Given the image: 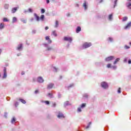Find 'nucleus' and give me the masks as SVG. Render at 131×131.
<instances>
[{
    "label": "nucleus",
    "mask_w": 131,
    "mask_h": 131,
    "mask_svg": "<svg viewBox=\"0 0 131 131\" xmlns=\"http://www.w3.org/2000/svg\"><path fill=\"white\" fill-rule=\"evenodd\" d=\"M124 62H126V58H125V59L124 60Z\"/></svg>",
    "instance_id": "nucleus-62"
},
{
    "label": "nucleus",
    "mask_w": 131,
    "mask_h": 131,
    "mask_svg": "<svg viewBox=\"0 0 131 131\" xmlns=\"http://www.w3.org/2000/svg\"><path fill=\"white\" fill-rule=\"evenodd\" d=\"M128 64H131V60L129 59V60L128 61Z\"/></svg>",
    "instance_id": "nucleus-53"
},
{
    "label": "nucleus",
    "mask_w": 131,
    "mask_h": 131,
    "mask_svg": "<svg viewBox=\"0 0 131 131\" xmlns=\"http://www.w3.org/2000/svg\"><path fill=\"white\" fill-rule=\"evenodd\" d=\"M67 16L68 17H69V16H70V13H68V14H67Z\"/></svg>",
    "instance_id": "nucleus-58"
},
{
    "label": "nucleus",
    "mask_w": 131,
    "mask_h": 131,
    "mask_svg": "<svg viewBox=\"0 0 131 131\" xmlns=\"http://www.w3.org/2000/svg\"><path fill=\"white\" fill-rule=\"evenodd\" d=\"M16 122V118L15 117H13L12 119L11 120V123L12 124H14V123Z\"/></svg>",
    "instance_id": "nucleus-20"
},
{
    "label": "nucleus",
    "mask_w": 131,
    "mask_h": 131,
    "mask_svg": "<svg viewBox=\"0 0 131 131\" xmlns=\"http://www.w3.org/2000/svg\"><path fill=\"white\" fill-rule=\"evenodd\" d=\"M64 40H65V41H69V42H71L73 39L71 37H64Z\"/></svg>",
    "instance_id": "nucleus-4"
},
{
    "label": "nucleus",
    "mask_w": 131,
    "mask_h": 131,
    "mask_svg": "<svg viewBox=\"0 0 131 131\" xmlns=\"http://www.w3.org/2000/svg\"><path fill=\"white\" fill-rule=\"evenodd\" d=\"M33 20H34V18L33 17H32L31 19V21H33Z\"/></svg>",
    "instance_id": "nucleus-60"
},
{
    "label": "nucleus",
    "mask_w": 131,
    "mask_h": 131,
    "mask_svg": "<svg viewBox=\"0 0 131 131\" xmlns=\"http://www.w3.org/2000/svg\"><path fill=\"white\" fill-rule=\"evenodd\" d=\"M37 93H38V90H36L35 91V94H37Z\"/></svg>",
    "instance_id": "nucleus-56"
},
{
    "label": "nucleus",
    "mask_w": 131,
    "mask_h": 131,
    "mask_svg": "<svg viewBox=\"0 0 131 131\" xmlns=\"http://www.w3.org/2000/svg\"><path fill=\"white\" fill-rule=\"evenodd\" d=\"M20 21H21V22H23V23L26 24L27 23V21L26 20H25L24 18H21L20 19Z\"/></svg>",
    "instance_id": "nucleus-28"
},
{
    "label": "nucleus",
    "mask_w": 131,
    "mask_h": 131,
    "mask_svg": "<svg viewBox=\"0 0 131 131\" xmlns=\"http://www.w3.org/2000/svg\"><path fill=\"white\" fill-rule=\"evenodd\" d=\"M92 124V122H89V125L86 126V128H89V127H90V125H91Z\"/></svg>",
    "instance_id": "nucleus-43"
},
{
    "label": "nucleus",
    "mask_w": 131,
    "mask_h": 131,
    "mask_svg": "<svg viewBox=\"0 0 131 131\" xmlns=\"http://www.w3.org/2000/svg\"><path fill=\"white\" fill-rule=\"evenodd\" d=\"M34 16L35 17V18L36 19V21H37L38 22V21H39V16H37V14L36 13H34Z\"/></svg>",
    "instance_id": "nucleus-13"
},
{
    "label": "nucleus",
    "mask_w": 131,
    "mask_h": 131,
    "mask_svg": "<svg viewBox=\"0 0 131 131\" xmlns=\"http://www.w3.org/2000/svg\"><path fill=\"white\" fill-rule=\"evenodd\" d=\"M101 85L103 88V89H108V84L106 82H101Z\"/></svg>",
    "instance_id": "nucleus-2"
},
{
    "label": "nucleus",
    "mask_w": 131,
    "mask_h": 131,
    "mask_svg": "<svg viewBox=\"0 0 131 131\" xmlns=\"http://www.w3.org/2000/svg\"><path fill=\"white\" fill-rule=\"evenodd\" d=\"M44 46L46 48H47L48 51H52V50H53V48L52 47H49V45H48L47 43L44 44Z\"/></svg>",
    "instance_id": "nucleus-10"
},
{
    "label": "nucleus",
    "mask_w": 131,
    "mask_h": 131,
    "mask_svg": "<svg viewBox=\"0 0 131 131\" xmlns=\"http://www.w3.org/2000/svg\"><path fill=\"white\" fill-rule=\"evenodd\" d=\"M73 84H71L70 86H69L68 88V89H70V88H72V86H73Z\"/></svg>",
    "instance_id": "nucleus-50"
},
{
    "label": "nucleus",
    "mask_w": 131,
    "mask_h": 131,
    "mask_svg": "<svg viewBox=\"0 0 131 131\" xmlns=\"http://www.w3.org/2000/svg\"><path fill=\"white\" fill-rule=\"evenodd\" d=\"M111 67H112L111 64L108 63V64L107 65V68H111Z\"/></svg>",
    "instance_id": "nucleus-41"
},
{
    "label": "nucleus",
    "mask_w": 131,
    "mask_h": 131,
    "mask_svg": "<svg viewBox=\"0 0 131 131\" xmlns=\"http://www.w3.org/2000/svg\"><path fill=\"white\" fill-rule=\"evenodd\" d=\"M7 68L5 67L4 68V75L3 76V78L5 79V78H7Z\"/></svg>",
    "instance_id": "nucleus-3"
},
{
    "label": "nucleus",
    "mask_w": 131,
    "mask_h": 131,
    "mask_svg": "<svg viewBox=\"0 0 131 131\" xmlns=\"http://www.w3.org/2000/svg\"><path fill=\"white\" fill-rule=\"evenodd\" d=\"M20 55H21V54H20V53L19 54H17V56H20Z\"/></svg>",
    "instance_id": "nucleus-63"
},
{
    "label": "nucleus",
    "mask_w": 131,
    "mask_h": 131,
    "mask_svg": "<svg viewBox=\"0 0 131 131\" xmlns=\"http://www.w3.org/2000/svg\"><path fill=\"white\" fill-rule=\"evenodd\" d=\"M126 20H127V17H124L123 18L122 21H126Z\"/></svg>",
    "instance_id": "nucleus-38"
},
{
    "label": "nucleus",
    "mask_w": 131,
    "mask_h": 131,
    "mask_svg": "<svg viewBox=\"0 0 131 131\" xmlns=\"http://www.w3.org/2000/svg\"><path fill=\"white\" fill-rule=\"evenodd\" d=\"M16 21H17V18H16V17H13L12 23H15V22H16Z\"/></svg>",
    "instance_id": "nucleus-27"
},
{
    "label": "nucleus",
    "mask_w": 131,
    "mask_h": 131,
    "mask_svg": "<svg viewBox=\"0 0 131 131\" xmlns=\"http://www.w3.org/2000/svg\"><path fill=\"white\" fill-rule=\"evenodd\" d=\"M37 81L38 82L42 83L44 81L43 78H42L41 77H39L37 78Z\"/></svg>",
    "instance_id": "nucleus-9"
},
{
    "label": "nucleus",
    "mask_w": 131,
    "mask_h": 131,
    "mask_svg": "<svg viewBox=\"0 0 131 131\" xmlns=\"http://www.w3.org/2000/svg\"><path fill=\"white\" fill-rule=\"evenodd\" d=\"M53 69H54V71L55 72H57V71H58V69L56 68V67H53Z\"/></svg>",
    "instance_id": "nucleus-40"
},
{
    "label": "nucleus",
    "mask_w": 131,
    "mask_h": 131,
    "mask_svg": "<svg viewBox=\"0 0 131 131\" xmlns=\"http://www.w3.org/2000/svg\"><path fill=\"white\" fill-rule=\"evenodd\" d=\"M18 9H19V7L13 8L12 9V11H11L12 14H15V13H16V12L17 11V10H18Z\"/></svg>",
    "instance_id": "nucleus-11"
},
{
    "label": "nucleus",
    "mask_w": 131,
    "mask_h": 131,
    "mask_svg": "<svg viewBox=\"0 0 131 131\" xmlns=\"http://www.w3.org/2000/svg\"><path fill=\"white\" fill-rule=\"evenodd\" d=\"M48 43H52V40L49 39L48 40Z\"/></svg>",
    "instance_id": "nucleus-44"
},
{
    "label": "nucleus",
    "mask_w": 131,
    "mask_h": 131,
    "mask_svg": "<svg viewBox=\"0 0 131 131\" xmlns=\"http://www.w3.org/2000/svg\"><path fill=\"white\" fill-rule=\"evenodd\" d=\"M41 21H43V19H45V15L42 14L41 15V17L40 18Z\"/></svg>",
    "instance_id": "nucleus-26"
},
{
    "label": "nucleus",
    "mask_w": 131,
    "mask_h": 131,
    "mask_svg": "<svg viewBox=\"0 0 131 131\" xmlns=\"http://www.w3.org/2000/svg\"><path fill=\"white\" fill-rule=\"evenodd\" d=\"M60 79H62V76H60Z\"/></svg>",
    "instance_id": "nucleus-64"
},
{
    "label": "nucleus",
    "mask_w": 131,
    "mask_h": 131,
    "mask_svg": "<svg viewBox=\"0 0 131 131\" xmlns=\"http://www.w3.org/2000/svg\"><path fill=\"white\" fill-rule=\"evenodd\" d=\"M78 112H81V108L80 107L78 108Z\"/></svg>",
    "instance_id": "nucleus-46"
},
{
    "label": "nucleus",
    "mask_w": 131,
    "mask_h": 131,
    "mask_svg": "<svg viewBox=\"0 0 131 131\" xmlns=\"http://www.w3.org/2000/svg\"><path fill=\"white\" fill-rule=\"evenodd\" d=\"M47 4H50V1L49 0H47Z\"/></svg>",
    "instance_id": "nucleus-59"
},
{
    "label": "nucleus",
    "mask_w": 131,
    "mask_h": 131,
    "mask_svg": "<svg viewBox=\"0 0 131 131\" xmlns=\"http://www.w3.org/2000/svg\"><path fill=\"white\" fill-rule=\"evenodd\" d=\"M70 105H71L69 101H67L66 102H64V107H66L67 106H69Z\"/></svg>",
    "instance_id": "nucleus-18"
},
{
    "label": "nucleus",
    "mask_w": 131,
    "mask_h": 131,
    "mask_svg": "<svg viewBox=\"0 0 131 131\" xmlns=\"http://www.w3.org/2000/svg\"><path fill=\"white\" fill-rule=\"evenodd\" d=\"M18 105H19V103H18V102H15V107H17Z\"/></svg>",
    "instance_id": "nucleus-47"
},
{
    "label": "nucleus",
    "mask_w": 131,
    "mask_h": 131,
    "mask_svg": "<svg viewBox=\"0 0 131 131\" xmlns=\"http://www.w3.org/2000/svg\"><path fill=\"white\" fill-rule=\"evenodd\" d=\"M9 4H5L4 5V8L6 9V10H8L9 9Z\"/></svg>",
    "instance_id": "nucleus-21"
},
{
    "label": "nucleus",
    "mask_w": 131,
    "mask_h": 131,
    "mask_svg": "<svg viewBox=\"0 0 131 131\" xmlns=\"http://www.w3.org/2000/svg\"><path fill=\"white\" fill-rule=\"evenodd\" d=\"M48 29H49V27H45V30H48Z\"/></svg>",
    "instance_id": "nucleus-54"
},
{
    "label": "nucleus",
    "mask_w": 131,
    "mask_h": 131,
    "mask_svg": "<svg viewBox=\"0 0 131 131\" xmlns=\"http://www.w3.org/2000/svg\"><path fill=\"white\" fill-rule=\"evenodd\" d=\"M48 96H49V98H53V94L48 93Z\"/></svg>",
    "instance_id": "nucleus-33"
},
{
    "label": "nucleus",
    "mask_w": 131,
    "mask_h": 131,
    "mask_svg": "<svg viewBox=\"0 0 131 131\" xmlns=\"http://www.w3.org/2000/svg\"><path fill=\"white\" fill-rule=\"evenodd\" d=\"M83 97L84 98H85L86 99H88V98L89 97V95H88V94H85L83 95Z\"/></svg>",
    "instance_id": "nucleus-30"
},
{
    "label": "nucleus",
    "mask_w": 131,
    "mask_h": 131,
    "mask_svg": "<svg viewBox=\"0 0 131 131\" xmlns=\"http://www.w3.org/2000/svg\"><path fill=\"white\" fill-rule=\"evenodd\" d=\"M32 33H33V34H35V33H36V30H33L32 31Z\"/></svg>",
    "instance_id": "nucleus-48"
},
{
    "label": "nucleus",
    "mask_w": 131,
    "mask_h": 131,
    "mask_svg": "<svg viewBox=\"0 0 131 131\" xmlns=\"http://www.w3.org/2000/svg\"><path fill=\"white\" fill-rule=\"evenodd\" d=\"M53 86H54V83H50L48 85L47 89L48 90H51V89L53 88Z\"/></svg>",
    "instance_id": "nucleus-7"
},
{
    "label": "nucleus",
    "mask_w": 131,
    "mask_h": 131,
    "mask_svg": "<svg viewBox=\"0 0 131 131\" xmlns=\"http://www.w3.org/2000/svg\"><path fill=\"white\" fill-rule=\"evenodd\" d=\"M58 98H61V94H60L59 93L58 94Z\"/></svg>",
    "instance_id": "nucleus-57"
},
{
    "label": "nucleus",
    "mask_w": 131,
    "mask_h": 131,
    "mask_svg": "<svg viewBox=\"0 0 131 131\" xmlns=\"http://www.w3.org/2000/svg\"><path fill=\"white\" fill-rule=\"evenodd\" d=\"M119 60H120V58H117L116 59V60L114 62V65H115V64H116L118 62H119Z\"/></svg>",
    "instance_id": "nucleus-23"
},
{
    "label": "nucleus",
    "mask_w": 131,
    "mask_h": 131,
    "mask_svg": "<svg viewBox=\"0 0 131 131\" xmlns=\"http://www.w3.org/2000/svg\"><path fill=\"white\" fill-rule=\"evenodd\" d=\"M86 104V103H82L81 105V108H84V107H85Z\"/></svg>",
    "instance_id": "nucleus-31"
},
{
    "label": "nucleus",
    "mask_w": 131,
    "mask_h": 131,
    "mask_svg": "<svg viewBox=\"0 0 131 131\" xmlns=\"http://www.w3.org/2000/svg\"><path fill=\"white\" fill-rule=\"evenodd\" d=\"M131 27V21L129 22L128 24L124 27L125 29H128Z\"/></svg>",
    "instance_id": "nucleus-12"
},
{
    "label": "nucleus",
    "mask_w": 131,
    "mask_h": 131,
    "mask_svg": "<svg viewBox=\"0 0 131 131\" xmlns=\"http://www.w3.org/2000/svg\"><path fill=\"white\" fill-rule=\"evenodd\" d=\"M114 4H115V5L114 6V8H115V7H116V5L117 4V0L115 1Z\"/></svg>",
    "instance_id": "nucleus-37"
},
{
    "label": "nucleus",
    "mask_w": 131,
    "mask_h": 131,
    "mask_svg": "<svg viewBox=\"0 0 131 131\" xmlns=\"http://www.w3.org/2000/svg\"><path fill=\"white\" fill-rule=\"evenodd\" d=\"M45 12H46V10H45V9H41V14H45Z\"/></svg>",
    "instance_id": "nucleus-35"
},
{
    "label": "nucleus",
    "mask_w": 131,
    "mask_h": 131,
    "mask_svg": "<svg viewBox=\"0 0 131 131\" xmlns=\"http://www.w3.org/2000/svg\"><path fill=\"white\" fill-rule=\"evenodd\" d=\"M125 48L126 49H129V47L127 46H125Z\"/></svg>",
    "instance_id": "nucleus-51"
},
{
    "label": "nucleus",
    "mask_w": 131,
    "mask_h": 131,
    "mask_svg": "<svg viewBox=\"0 0 131 131\" xmlns=\"http://www.w3.org/2000/svg\"><path fill=\"white\" fill-rule=\"evenodd\" d=\"M126 6L128 9H131V3L128 2L126 4Z\"/></svg>",
    "instance_id": "nucleus-17"
},
{
    "label": "nucleus",
    "mask_w": 131,
    "mask_h": 131,
    "mask_svg": "<svg viewBox=\"0 0 131 131\" xmlns=\"http://www.w3.org/2000/svg\"><path fill=\"white\" fill-rule=\"evenodd\" d=\"M4 117H5L6 118H8V113H4Z\"/></svg>",
    "instance_id": "nucleus-36"
},
{
    "label": "nucleus",
    "mask_w": 131,
    "mask_h": 131,
    "mask_svg": "<svg viewBox=\"0 0 131 131\" xmlns=\"http://www.w3.org/2000/svg\"><path fill=\"white\" fill-rule=\"evenodd\" d=\"M24 13H25V14H26V13H27V10H25L24 11Z\"/></svg>",
    "instance_id": "nucleus-55"
},
{
    "label": "nucleus",
    "mask_w": 131,
    "mask_h": 131,
    "mask_svg": "<svg viewBox=\"0 0 131 131\" xmlns=\"http://www.w3.org/2000/svg\"><path fill=\"white\" fill-rule=\"evenodd\" d=\"M111 68L112 69H114V70H115V69H116L117 67L115 66H112Z\"/></svg>",
    "instance_id": "nucleus-39"
},
{
    "label": "nucleus",
    "mask_w": 131,
    "mask_h": 131,
    "mask_svg": "<svg viewBox=\"0 0 131 131\" xmlns=\"http://www.w3.org/2000/svg\"><path fill=\"white\" fill-rule=\"evenodd\" d=\"M22 49H23V45L22 43L18 45L17 48V50L18 51H20V50H22Z\"/></svg>",
    "instance_id": "nucleus-8"
},
{
    "label": "nucleus",
    "mask_w": 131,
    "mask_h": 131,
    "mask_svg": "<svg viewBox=\"0 0 131 131\" xmlns=\"http://www.w3.org/2000/svg\"><path fill=\"white\" fill-rule=\"evenodd\" d=\"M113 59H115L114 56H110V57H108L107 58H105V61L106 62H108L109 61H111V60H113Z\"/></svg>",
    "instance_id": "nucleus-6"
},
{
    "label": "nucleus",
    "mask_w": 131,
    "mask_h": 131,
    "mask_svg": "<svg viewBox=\"0 0 131 131\" xmlns=\"http://www.w3.org/2000/svg\"><path fill=\"white\" fill-rule=\"evenodd\" d=\"M58 115H57L58 118H64V115L61 112H58Z\"/></svg>",
    "instance_id": "nucleus-5"
},
{
    "label": "nucleus",
    "mask_w": 131,
    "mask_h": 131,
    "mask_svg": "<svg viewBox=\"0 0 131 131\" xmlns=\"http://www.w3.org/2000/svg\"><path fill=\"white\" fill-rule=\"evenodd\" d=\"M83 7L84 10H86V9H88V5H87L86 2L85 1L83 3Z\"/></svg>",
    "instance_id": "nucleus-15"
},
{
    "label": "nucleus",
    "mask_w": 131,
    "mask_h": 131,
    "mask_svg": "<svg viewBox=\"0 0 131 131\" xmlns=\"http://www.w3.org/2000/svg\"><path fill=\"white\" fill-rule=\"evenodd\" d=\"M92 46V43L91 42H85L83 45V49H86L88 48H90Z\"/></svg>",
    "instance_id": "nucleus-1"
},
{
    "label": "nucleus",
    "mask_w": 131,
    "mask_h": 131,
    "mask_svg": "<svg viewBox=\"0 0 131 131\" xmlns=\"http://www.w3.org/2000/svg\"><path fill=\"white\" fill-rule=\"evenodd\" d=\"M5 28V24L4 23H1L0 24V29H4V28Z\"/></svg>",
    "instance_id": "nucleus-19"
},
{
    "label": "nucleus",
    "mask_w": 131,
    "mask_h": 131,
    "mask_svg": "<svg viewBox=\"0 0 131 131\" xmlns=\"http://www.w3.org/2000/svg\"><path fill=\"white\" fill-rule=\"evenodd\" d=\"M56 103H54L53 104V105H52V107H56Z\"/></svg>",
    "instance_id": "nucleus-52"
},
{
    "label": "nucleus",
    "mask_w": 131,
    "mask_h": 131,
    "mask_svg": "<svg viewBox=\"0 0 131 131\" xmlns=\"http://www.w3.org/2000/svg\"><path fill=\"white\" fill-rule=\"evenodd\" d=\"M113 14H111L109 15L108 16V19L111 21L113 19Z\"/></svg>",
    "instance_id": "nucleus-22"
},
{
    "label": "nucleus",
    "mask_w": 131,
    "mask_h": 131,
    "mask_svg": "<svg viewBox=\"0 0 131 131\" xmlns=\"http://www.w3.org/2000/svg\"><path fill=\"white\" fill-rule=\"evenodd\" d=\"M121 88H119V89H118V93L119 94H120V93H121Z\"/></svg>",
    "instance_id": "nucleus-42"
},
{
    "label": "nucleus",
    "mask_w": 131,
    "mask_h": 131,
    "mask_svg": "<svg viewBox=\"0 0 131 131\" xmlns=\"http://www.w3.org/2000/svg\"><path fill=\"white\" fill-rule=\"evenodd\" d=\"M28 12L29 13H33V10L31 8H29L28 9Z\"/></svg>",
    "instance_id": "nucleus-34"
},
{
    "label": "nucleus",
    "mask_w": 131,
    "mask_h": 131,
    "mask_svg": "<svg viewBox=\"0 0 131 131\" xmlns=\"http://www.w3.org/2000/svg\"><path fill=\"white\" fill-rule=\"evenodd\" d=\"M80 31H81V28H80V27H77L76 30V32L77 33H78L79 32H80Z\"/></svg>",
    "instance_id": "nucleus-14"
},
{
    "label": "nucleus",
    "mask_w": 131,
    "mask_h": 131,
    "mask_svg": "<svg viewBox=\"0 0 131 131\" xmlns=\"http://www.w3.org/2000/svg\"><path fill=\"white\" fill-rule=\"evenodd\" d=\"M50 39V37L49 36L46 37V40H48Z\"/></svg>",
    "instance_id": "nucleus-49"
},
{
    "label": "nucleus",
    "mask_w": 131,
    "mask_h": 131,
    "mask_svg": "<svg viewBox=\"0 0 131 131\" xmlns=\"http://www.w3.org/2000/svg\"><path fill=\"white\" fill-rule=\"evenodd\" d=\"M19 101H20L23 104H26V101L24 99H19Z\"/></svg>",
    "instance_id": "nucleus-24"
},
{
    "label": "nucleus",
    "mask_w": 131,
    "mask_h": 131,
    "mask_svg": "<svg viewBox=\"0 0 131 131\" xmlns=\"http://www.w3.org/2000/svg\"><path fill=\"white\" fill-rule=\"evenodd\" d=\"M52 35H54V36H55V37L57 36V32H56V31H52V34H51Z\"/></svg>",
    "instance_id": "nucleus-16"
},
{
    "label": "nucleus",
    "mask_w": 131,
    "mask_h": 131,
    "mask_svg": "<svg viewBox=\"0 0 131 131\" xmlns=\"http://www.w3.org/2000/svg\"><path fill=\"white\" fill-rule=\"evenodd\" d=\"M4 22H9V19L7 18H3Z\"/></svg>",
    "instance_id": "nucleus-32"
},
{
    "label": "nucleus",
    "mask_w": 131,
    "mask_h": 131,
    "mask_svg": "<svg viewBox=\"0 0 131 131\" xmlns=\"http://www.w3.org/2000/svg\"><path fill=\"white\" fill-rule=\"evenodd\" d=\"M41 102L42 103H46V104L47 105H49V104H50V101H45V102H44V101L42 100Z\"/></svg>",
    "instance_id": "nucleus-29"
},
{
    "label": "nucleus",
    "mask_w": 131,
    "mask_h": 131,
    "mask_svg": "<svg viewBox=\"0 0 131 131\" xmlns=\"http://www.w3.org/2000/svg\"><path fill=\"white\" fill-rule=\"evenodd\" d=\"M24 74H25L24 72H23L21 73V75H24Z\"/></svg>",
    "instance_id": "nucleus-61"
},
{
    "label": "nucleus",
    "mask_w": 131,
    "mask_h": 131,
    "mask_svg": "<svg viewBox=\"0 0 131 131\" xmlns=\"http://www.w3.org/2000/svg\"><path fill=\"white\" fill-rule=\"evenodd\" d=\"M58 26H59V22L58 21V20H56L55 23V28H57Z\"/></svg>",
    "instance_id": "nucleus-25"
},
{
    "label": "nucleus",
    "mask_w": 131,
    "mask_h": 131,
    "mask_svg": "<svg viewBox=\"0 0 131 131\" xmlns=\"http://www.w3.org/2000/svg\"><path fill=\"white\" fill-rule=\"evenodd\" d=\"M108 39L110 41H111V42L113 41V38H111V37H109Z\"/></svg>",
    "instance_id": "nucleus-45"
}]
</instances>
